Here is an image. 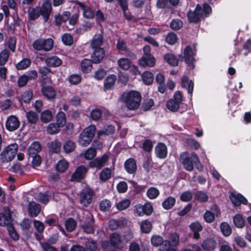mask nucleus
<instances>
[{
  "instance_id": "1",
  "label": "nucleus",
  "mask_w": 251,
  "mask_h": 251,
  "mask_svg": "<svg viewBox=\"0 0 251 251\" xmlns=\"http://www.w3.org/2000/svg\"><path fill=\"white\" fill-rule=\"evenodd\" d=\"M123 101L126 107L130 110H134L139 108L141 101V95L136 91L131 90L122 95Z\"/></svg>"
},
{
  "instance_id": "2",
  "label": "nucleus",
  "mask_w": 251,
  "mask_h": 251,
  "mask_svg": "<svg viewBox=\"0 0 251 251\" xmlns=\"http://www.w3.org/2000/svg\"><path fill=\"white\" fill-rule=\"evenodd\" d=\"M180 161L183 165L184 168L189 172L194 170V164L198 162V156L194 152L190 154L187 151H184L180 155Z\"/></svg>"
},
{
  "instance_id": "3",
  "label": "nucleus",
  "mask_w": 251,
  "mask_h": 251,
  "mask_svg": "<svg viewBox=\"0 0 251 251\" xmlns=\"http://www.w3.org/2000/svg\"><path fill=\"white\" fill-rule=\"evenodd\" d=\"M53 44V40L51 38H40L34 41L32 46L36 50L48 51L52 49Z\"/></svg>"
},
{
  "instance_id": "4",
  "label": "nucleus",
  "mask_w": 251,
  "mask_h": 251,
  "mask_svg": "<svg viewBox=\"0 0 251 251\" xmlns=\"http://www.w3.org/2000/svg\"><path fill=\"white\" fill-rule=\"evenodd\" d=\"M18 146L16 143L11 144L5 147L0 153L1 159L6 162L12 161L17 153Z\"/></svg>"
},
{
  "instance_id": "5",
  "label": "nucleus",
  "mask_w": 251,
  "mask_h": 251,
  "mask_svg": "<svg viewBox=\"0 0 251 251\" xmlns=\"http://www.w3.org/2000/svg\"><path fill=\"white\" fill-rule=\"evenodd\" d=\"M201 5L197 4L194 10L190 9L187 14L189 23L198 24L203 19V15L201 14Z\"/></svg>"
},
{
  "instance_id": "6",
  "label": "nucleus",
  "mask_w": 251,
  "mask_h": 251,
  "mask_svg": "<svg viewBox=\"0 0 251 251\" xmlns=\"http://www.w3.org/2000/svg\"><path fill=\"white\" fill-rule=\"evenodd\" d=\"M94 224L95 219L92 214L87 216L84 220L80 221V227L87 234H92L94 232Z\"/></svg>"
},
{
  "instance_id": "7",
  "label": "nucleus",
  "mask_w": 251,
  "mask_h": 251,
  "mask_svg": "<svg viewBox=\"0 0 251 251\" xmlns=\"http://www.w3.org/2000/svg\"><path fill=\"white\" fill-rule=\"evenodd\" d=\"M12 212L8 206H4L2 212H0V226L8 227L13 225Z\"/></svg>"
},
{
  "instance_id": "8",
  "label": "nucleus",
  "mask_w": 251,
  "mask_h": 251,
  "mask_svg": "<svg viewBox=\"0 0 251 251\" xmlns=\"http://www.w3.org/2000/svg\"><path fill=\"white\" fill-rule=\"evenodd\" d=\"M94 195V191L89 187L84 188L80 194L79 201L81 204L87 207L92 201V197Z\"/></svg>"
},
{
  "instance_id": "9",
  "label": "nucleus",
  "mask_w": 251,
  "mask_h": 251,
  "mask_svg": "<svg viewBox=\"0 0 251 251\" xmlns=\"http://www.w3.org/2000/svg\"><path fill=\"white\" fill-rule=\"evenodd\" d=\"M194 50H193L190 46H187L184 50V59L185 63L189 65L192 69H194L195 62V56L196 55V47L194 45Z\"/></svg>"
},
{
  "instance_id": "10",
  "label": "nucleus",
  "mask_w": 251,
  "mask_h": 251,
  "mask_svg": "<svg viewBox=\"0 0 251 251\" xmlns=\"http://www.w3.org/2000/svg\"><path fill=\"white\" fill-rule=\"evenodd\" d=\"M38 9L44 21L48 22L52 10L51 3L50 0H45L41 7L38 6Z\"/></svg>"
},
{
  "instance_id": "11",
  "label": "nucleus",
  "mask_w": 251,
  "mask_h": 251,
  "mask_svg": "<svg viewBox=\"0 0 251 251\" xmlns=\"http://www.w3.org/2000/svg\"><path fill=\"white\" fill-rule=\"evenodd\" d=\"M88 172V169L84 165L77 167L72 175L70 181L72 182H80L83 179Z\"/></svg>"
},
{
  "instance_id": "12",
  "label": "nucleus",
  "mask_w": 251,
  "mask_h": 251,
  "mask_svg": "<svg viewBox=\"0 0 251 251\" xmlns=\"http://www.w3.org/2000/svg\"><path fill=\"white\" fill-rule=\"evenodd\" d=\"M20 126L19 119L15 115H10L7 117L5 122V128L9 131L17 130Z\"/></svg>"
},
{
  "instance_id": "13",
  "label": "nucleus",
  "mask_w": 251,
  "mask_h": 251,
  "mask_svg": "<svg viewBox=\"0 0 251 251\" xmlns=\"http://www.w3.org/2000/svg\"><path fill=\"white\" fill-rule=\"evenodd\" d=\"M108 159V156L105 153L100 157H97L89 162V166L91 168H97L100 169L104 166Z\"/></svg>"
},
{
  "instance_id": "14",
  "label": "nucleus",
  "mask_w": 251,
  "mask_h": 251,
  "mask_svg": "<svg viewBox=\"0 0 251 251\" xmlns=\"http://www.w3.org/2000/svg\"><path fill=\"white\" fill-rule=\"evenodd\" d=\"M229 199L235 206H239L241 204L246 205L248 203L247 199L240 193L235 194L234 193H231Z\"/></svg>"
},
{
  "instance_id": "15",
  "label": "nucleus",
  "mask_w": 251,
  "mask_h": 251,
  "mask_svg": "<svg viewBox=\"0 0 251 251\" xmlns=\"http://www.w3.org/2000/svg\"><path fill=\"white\" fill-rule=\"evenodd\" d=\"M93 52L91 54V58L93 63L98 64L100 63L104 58L105 55V51L103 48L97 49H93Z\"/></svg>"
},
{
  "instance_id": "16",
  "label": "nucleus",
  "mask_w": 251,
  "mask_h": 251,
  "mask_svg": "<svg viewBox=\"0 0 251 251\" xmlns=\"http://www.w3.org/2000/svg\"><path fill=\"white\" fill-rule=\"evenodd\" d=\"M217 246V242L213 238L208 237L204 239L201 247L205 251H213Z\"/></svg>"
},
{
  "instance_id": "17",
  "label": "nucleus",
  "mask_w": 251,
  "mask_h": 251,
  "mask_svg": "<svg viewBox=\"0 0 251 251\" xmlns=\"http://www.w3.org/2000/svg\"><path fill=\"white\" fill-rule=\"evenodd\" d=\"M124 168L128 174H135L137 169L135 159L133 158L127 159L124 163Z\"/></svg>"
},
{
  "instance_id": "18",
  "label": "nucleus",
  "mask_w": 251,
  "mask_h": 251,
  "mask_svg": "<svg viewBox=\"0 0 251 251\" xmlns=\"http://www.w3.org/2000/svg\"><path fill=\"white\" fill-rule=\"evenodd\" d=\"M41 92L43 96L48 100L54 99L56 96V91L52 86H43Z\"/></svg>"
},
{
  "instance_id": "19",
  "label": "nucleus",
  "mask_w": 251,
  "mask_h": 251,
  "mask_svg": "<svg viewBox=\"0 0 251 251\" xmlns=\"http://www.w3.org/2000/svg\"><path fill=\"white\" fill-rule=\"evenodd\" d=\"M155 63L156 59L152 54L142 56L139 60V64L142 66L153 67L155 66Z\"/></svg>"
},
{
  "instance_id": "20",
  "label": "nucleus",
  "mask_w": 251,
  "mask_h": 251,
  "mask_svg": "<svg viewBox=\"0 0 251 251\" xmlns=\"http://www.w3.org/2000/svg\"><path fill=\"white\" fill-rule=\"evenodd\" d=\"M179 236L178 233L173 232L170 234L168 239L164 241V246L166 247H176L179 244Z\"/></svg>"
},
{
  "instance_id": "21",
  "label": "nucleus",
  "mask_w": 251,
  "mask_h": 251,
  "mask_svg": "<svg viewBox=\"0 0 251 251\" xmlns=\"http://www.w3.org/2000/svg\"><path fill=\"white\" fill-rule=\"evenodd\" d=\"M45 62L47 67L52 68L58 67L62 64V60L55 55L47 56L45 60Z\"/></svg>"
},
{
  "instance_id": "22",
  "label": "nucleus",
  "mask_w": 251,
  "mask_h": 251,
  "mask_svg": "<svg viewBox=\"0 0 251 251\" xmlns=\"http://www.w3.org/2000/svg\"><path fill=\"white\" fill-rule=\"evenodd\" d=\"M155 152L158 158H165L168 153L167 146L163 143H159L155 148Z\"/></svg>"
},
{
  "instance_id": "23",
  "label": "nucleus",
  "mask_w": 251,
  "mask_h": 251,
  "mask_svg": "<svg viewBox=\"0 0 251 251\" xmlns=\"http://www.w3.org/2000/svg\"><path fill=\"white\" fill-rule=\"evenodd\" d=\"M70 17V12L65 11L62 14L59 13L54 15V23L56 26H60L63 23H65Z\"/></svg>"
},
{
  "instance_id": "24",
  "label": "nucleus",
  "mask_w": 251,
  "mask_h": 251,
  "mask_svg": "<svg viewBox=\"0 0 251 251\" xmlns=\"http://www.w3.org/2000/svg\"><path fill=\"white\" fill-rule=\"evenodd\" d=\"M42 147L38 141L33 142L28 148L27 154L29 158L31 157L37 155L41 151Z\"/></svg>"
},
{
  "instance_id": "25",
  "label": "nucleus",
  "mask_w": 251,
  "mask_h": 251,
  "mask_svg": "<svg viewBox=\"0 0 251 251\" xmlns=\"http://www.w3.org/2000/svg\"><path fill=\"white\" fill-rule=\"evenodd\" d=\"M121 242L122 240L120 235L117 233H113L110 236V243L115 249H112L110 251V249L107 248L106 251H116L115 249L119 248Z\"/></svg>"
},
{
  "instance_id": "26",
  "label": "nucleus",
  "mask_w": 251,
  "mask_h": 251,
  "mask_svg": "<svg viewBox=\"0 0 251 251\" xmlns=\"http://www.w3.org/2000/svg\"><path fill=\"white\" fill-rule=\"evenodd\" d=\"M194 82L192 80H189V78L187 76H183L181 79V86L183 88H187L188 93L192 96L194 89Z\"/></svg>"
},
{
  "instance_id": "27",
  "label": "nucleus",
  "mask_w": 251,
  "mask_h": 251,
  "mask_svg": "<svg viewBox=\"0 0 251 251\" xmlns=\"http://www.w3.org/2000/svg\"><path fill=\"white\" fill-rule=\"evenodd\" d=\"M163 59L165 62L171 66H177L179 60L176 55L171 53H166L163 55Z\"/></svg>"
},
{
  "instance_id": "28",
  "label": "nucleus",
  "mask_w": 251,
  "mask_h": 251,
  "mask_svg": "<svg viewBox=\"0 0 251 251\" xmlns=\"http://www.w3.org/2000/svg\"><path fill=\"white\" fill-rule=\"evenodd\" d=\"M62 144L58 140H54L48 143V148L51 153H58L61 151Z\"/></svg>"
},
{
  "instance_id": "29",
  "label": "nucleus",
  "mask_w": 251,
  "mask_h": 251,
  "mask_svg": "<svg viewBox=\"0 0 251 251\" xmlns=\"http://www.w3.org/2000/svg\"><path fill=\"white\" fill-rule=\"evenodd\" d=\"M117 76L114 74L109 75L104 80V88L105 90H108L112 89L114 86Z\"/></svg>"
},
{
  "instance_id": "30",
  "label": "nucleus",
  "mask_w": 251,
  "mask_h": 251,
  "mask_svg": "<svg viewBox=\"0 0 251 251\" xmlns=\"http://www.w3.org/2000/svg\"><path fill=\"white\" fill-rule=\"evenodd\" d=\"M92 63L93 61L92 59H83L80 64V69L82 73L88 74L90 72L92 69Z\"/></svg>"
},
{
  "instance_id": "31",
  "label": "nucleus",
  "mask_w": 251,
  "mask_h": 251,
  "mask_svg": "<svg viewBox=\"0 0 251 251\" xmlns=\"http://www.w3.org/2000/svg\"><path fill=\"white\" fill-rule=\"evenodd\" d=\"M103 42V37L100 34L94 37L90 43V47L92 50L102 48L101 46Z\"/></svg>"
},
{
  "instance_id": "32",
  "label": "nucleus",
  "mask_w": 251,
  "mask_h": 251,
  "mask_svg": "<svg viewBox=\"0 0 251 251\" xmlns=\"http://www.w3.org/2000/svg\"><path fill=\"white\" fill-rule=\"evenodd\" d=\"M190 229L194 232L193 238L195 239H198L200 237L199 232L202 229V226L201 224L198 222H194L190 225Z\"/></svg>"
},
{
  "instance_id": "33",
  "label": "nucleus",
  "mask_w": 251,
  "mask_h": 251,
  "mask_svg": "<svg viewBox=\"0 0 251 251\" xmlns=\"http://www.w3.org/2000/svg\"><path fill=\"white\" fill-rule=\"evenodd\" d=\"M40 211L41 206L39 204L33 202L28 204V212L31 217L37 216Z\"/></svg>"
},
{
  "instance_id": "34",
  "label": "nucleus",
  "mask_w": 251,
  "mask_h": 251,
  "mask_svg": "<svg viewBox=\"0 0 251 251\" xmlns=\"http://www.w3.org/2000/svg\"><path fill=\"white\" fill-rule=\"evenodd\" d=\"M176 202V198L172 196H169L164 200L162 203V206L164 209L168 210L174 207Z\"/></svg>"
},
{
  "instance_id": "35",
  "label": "nucleus",
  "mask_w": 251,
  "mask_h": 251,
  "mask_svg": "<svg viewBox=\"0 0 251 251\" xmlns=\"http://www.w3.org/2000/svg\"><path fill=\"white\" fill-rule=\"evenodd\" d=\"M41 15L39 12L38 6L35 8L30 7L28 10V19L30 21H35Z\"/></svg>"
},
{
  "instance_id": "36",
  "label": "nucleus",
  "mask_w": 251,
  "mask_h": 251,
  "mask_svg": "<svg viewBox=\"0 0 251 251\" xmlns=\"http://www.w3.org/2000/svg\"><path fill=\"white\" fill-rule=\"evenodd\" d=\"M31 64V60L28 58H24L19 61L15 67L18 70H25L28 68Z\"/></svg>"
},
{
  "instance_id": "37",
  "label": "nucleus",
  "mask_w": 251,
  "mask_h": 251,
  "mask_svg": "<svg viewBox=\"0 0 251 251\" xmlns=\"http://www.w3.org/2000/svg\"><path fill=\"white\" fill-rule=\"evenodd\" d=\"M116 48L121 54H125L128 51L126 44L123 40L119 39L117 41Z\"/></svg>"
},
{
  "instance_id": "38",
  "label": "nucleus",
  "mask_w": 251,
  "mask_h": 251,
  "mask_svg": "<svg viewBox=\"0 0 251 251\" xmlns=\"http://www.w3.org/2000/svg\"><path fill=\"white\" fill-rule=\"evenodd\" d=\"M76 147L75 142L71 140H67L63 146L64 151L66 153H69L74 151Z\"/></svg>"
},
{
  "instance_id": "39",
  "label": "nucleus",
  "mask_w": 251,
  "mask_h": 251,
  "mask_svg": "<svg viewBox=\"0 0 251 251\" xmlns=\"http://www.w3.org/2000/svg\"><path fill=\"white\" fill-rule=\"evenodd\" d=\"M40 113V120L43 123H49L53 118L52 113L50 110H45Z\"/></svg>"
},
{
  "instance_id": "40",
  "label": "nucleus",
  "mask_w": 251,
  "mask_h": 251,
  "mask_svg": "<svg viewBox=\"0 0 251 251\" xmlns=\"http://www.w3.org/2000/svg\"><path fill=\"white\" fill-rule=\"evenodd\" d=\"M76 222L73 218H69L66 220L65 226L66 230L71 232L73 231L76 227Z\"/></svg>"
},
{
  "instance_id": "41",
  "label": "nucleus",
  "mask_w": 251,
  "mask_h": 251,
  "mask_svg": "<svg viewBox=\"0 0 251 251\" xmlns=\"http://www.w3.org/2000/svg\"><path fill=\"white\" fill-rule=\"evenodd\" d=\"M143 81L146 85L151 84L154 80L153 74L150 71L144 72L142 75Z\"/></svg>"
},
{
  "instance_id": "42",
  "label": "nucleus",
  "mask_w": 251,
  "mask_h": 251,
  "mask_svg": "<svg viewBox=\"0 0 251 251\" xmlns=\"http://www.w3.org/2000/svg\"><path fill=\"white\" fill-rule=\"evenodd\" d=\"M69 163L65 159L59 160L55 165V169L59 173H64L68 168Z\"/></svg>"
},
{
  "instance_id": "43",
  "label": "nucleus",
  "mask_w": 251,
  "mask_h": 251,
  "mask_svg": "<svg viewBox=\"0 0 251 251\" xmlns=\"http://www.w3.org/2000/svg\"><path fill=\"white\" fill-rule=\"evenodd\" d=\"M56 124L60 126V127H63L66 123V114L64 112L59 111L55 117Z\"/></svg>"
},
{
  "instance_id": "44",
  "label": "nucleus",
  "mask_w": 251,
  "mask_h": 251,
  "mask_svg": "<svg viewBox=\"0 0 251 251\" xmlns=\"http://www.w3.org/2000/svg\"><path fill=\"white\" fill-rule=\"evenodd\" d=\"M33 97V92L31 90L24 92L21 96L20 101L25 103H29Z\"/></svg>"
},
{
  "instance_id": "45",
  "label": "nucleus",
  "mask_w": 251,
  "mask_h": 251,
  "mask_svg": "<svg viewBox=\"0 0 251 251\" xmlns=\"http://www.w3.org/2000/svg\"><path fill=\"white\" fill-rule=\"evenodd\" d=\"M164 241L165 240H163V237L158 235H153L151 239L152 245L156 247L163 245L164 248Z\"/></svg>"
},
{
  "instance_id": "46",
  "label": "nucleus",
  "mask_w": 251,
  "mask_h": 251,
  "mask_svg": "<svg viewBox=\"0 0 251 251\" xmlns=\"http://www.w3.org/2000/svg\"><path fill=\"white\" fill-rule=\"evenodd\" d=\"M118 64L121 69L127 70L131 67V61L127 58H121L118 60Z\"/></svg>"
},
{
  "instance_id": "47",
  "label": "nucleus",
  "mask_w": 251,
  "mask_h": 251,
  "mask_svg": "<svg viewBox=\"0 0 251 251\" xmlns=\"http://www.w3.org/2000/svg\"><path fill=\"white\" fill-rule=\"evenodd\" d=\"M102 111L99 108L93 109L90 113V119L93 121H98L102 117Z\"/></svg>"
},
{
  "instance_id": "48",
  "label": "nucleus",
  "mask_w": 251,
  "mask_h": 251,
  "mask_svg": "<svg viewBox=\"0 0 251 251\" xmlns=\"http://www.w3.org/2000/svg\"><path fill=\"white\" fill-rule=\"evenodd\" d=\"M60 128L61 127L56 123H51L47 126V131L50 134L54 135L59 132Z\"/></svg>"
},
{
  "instance_id": "49",
  "label": "nucleus",
  "mask_w": 251,
  "mask_h": 251,
  "mask_svg": "<svg viewBox=\"0 0 251 251\" xmlns=\"http://www.w3.org/2000/svg\"><path fill=\"white\" fill-rule=\"evenodd\" d=\"M111 170L108 168H105L101 170L100 174V179L101 181L105 182L110 178Z\"/></svg>"
},
{
  "instance_id": "50",
  "label": "nucleus",
  "mask_w": 251,
  "mask_h": 251,
  "mask_svg": "<svg viewBox=\"0 0 251 251\" xmlns=\"http://www.w3.org/2000/svg\"><path fill=\"white\" fill-rule=\"evenodd\" d=\"M179 104L176 100L173 99L169 100L166 103L167 108L172 112H176L179 108Z\"/></svg>"
},
{
  "instance_id": "51",
  "label": "nucleus",
  "mask_w": 251,
  "mask_h": 251,
  "mask_svg": "<svg viewBox=\"0 0 251 251\" xmlns=\"http://www.w3.org/2000/svg\"><path fill=\"white\" fill-rule=\"evenodd\" d=\"M26 117L28 122L31 124H35L38 121V116L37 113L32 110L26 113Z\"/></svg>"
},
{
  "instance_id": "52",
  "label": "nucleus",
  "mask_w": 251,
  "mask_h": 251,
  "mask_svg": "<svg viewBox=\"0 0 251 251\" xmlns=\"http://www.w3.org/2000/svg\"><path fill=\"white\" fill-rule=\"evenodd\" d=\"M96 129L95 126H90L83 130L81 132V136L82 135H86L87 137L93 140L96 133Z\"/></svg>"
},
{
  "instance_id": "53",
  "label": "nucleus",
  "mask_w": 251,
  "mask_h": 251,
  "mask_svg": "<svg viewBox=\"0 0 251 251\" xmlns=\"http://www.w3.org/2000/svg\"><path fill=\"white\" fill-rule=\"evenodd\" d=\"M233 221L235 226L238 228H242L245 225V220L240 214H236L233 217Z\"/></svg>"
},
{
  "instance_id": "54",
  "label": "nucleus",
  "mask_w": 251,
  "mask_h": 251,
  "mask_svg": "<svg viewBox=\"0 0 251 251\" xmlns=\"http://www.w3.org/2000/svg\"><path fill=\"white\" fill-rule=\"evenodd\" d=\"M111 207V202L107 199L101 200L99 203V209L102 212H106L109 211Z\"/></svg>"
},
{
  "instance_id": "55",
  "label": "nucleus",
  "mask_w": 251,
  "mask_h": 251,
  "mask_svg": "<svg viewBox=\"0 0 251 251\" xmlns=\"http://www.w3.org/2000/svg\"><path fill=\"white\" fill-rule=\"evenodd\" d=\"M220 227L221 232L225 236L227 237L231 234L232 231L231 228L227 223H222L220 225Z\"/></svg>"
},
{
  "instance_id": "56",
  "label": "nucleus",
  "mask_w": 251,
  "mask_h": 251,
  "mask_svg": "<svg viewBox=\"0 0 251 251\" xmlns=\"http://www.w3.org/2000/svg\"><path fill=\"white\" fill-rule=\"evenodd\" d=\"M160 194L159 190L154 187H151L147 191V197L151 200L156 199Z\"/></svg>"
},
{
  "instance_id": "57",
  "label": "nucleus",
  "mask_w": 251,
  "mask_h": 251,
  "mask_svg": "<svg viewBox=\"0 0 251 251\" xmlns=\"http://www.w3.org/2000/svg\"><path fill=\"white\" fill-rule=\"evenodd\" d=\"M140 228L142 232L144 233H149L151 230L152 224L148 220H144L142 222Z\"/></svg>"
},
{
  "instance_id": "58",
  "label": "nucleus",
  "mask_w": 251,
  "mask_h": 251,
  "mask_svg": "<svg viewBox=\"0 0 251 251\" xmlns=\"http://www.w3.org/2000/svg\"><path fill=\"white\" fill-rule=\"evenodd\" d=\"M85 246L87 251H96L98 248L96 242L93 239H88L85 242Z\"/></svg>"
},
{
  "instance_id": "59",
  "label": "nucleus",
  "mask_w": 251,
  "mask_h": 251,
  "mask_svg": "<svg viewBox=\"0 0 251 251\" xmlns=\"http://www.w3.org/2000/svg\"><path fill=\"white\" fill-rule=\"evenodd\" d=\"M79 18V14L78 12L74 13L72 15L70 14V17L69 20V24L71 26V27L69 28L67 26V28L69 30H71L74 28V26L77 23Z\"/></svg>"
},
{
  "instance_id": "60",
  "label": "nucleus",
  "mask_w": 251,
  "mask_h": 251,
  "mask_svg": "<svg viewBox=\"0 0 251 251\" xmlns=\"http://www.w3.org/2000/svg\"><path fill=\"white\" fill-rule=\"evenodd\" d=\"M177 40V35L172 32H169L166 35L165 38L166 42L170 45H173L176 44Z\"/></svg>"
},
{
  "instance_id": "61",
  "label": "nucleus",
  "mask_w": 251,
  "mask_h": 251,
  "mask_svg": "<svg viewBox=\"0 0 251 251\" xmlns=\"http://www.w3.org/2000/svg\"><path fill=\"white\" fill-rule=\"evenodd\" d=\"M115 130V126L113 125H110L106 126L104 129L99 131L98 134L99 136L101 135H109L114 133Z\"/></svg>"
},
{
  "instance_id": "62",
  "label": "nucleus",
  "mask_w": 251,
  "mask_h": 251,
  "mask_svg": "<svg viewBox=\"0 0 251 251\" xmlns=\"http://www.w3.org/2000/svg\"><path fill=\"white\" fill-rule=\"evenodd\" d=\"M9 54L7 50H4L0 53V66H2L7 63Z\"/></svg>"
},
{
  "instance_id": "63",
  "label": "nucleus",
  "mask_w": 251,
  "mask_h": 251,
  "mask_svg": "<svg viewBox=\"0 0 251 251\" xmlns=\"http://www.w3.org/2000/svg\"><path fill=\"white\" fill-rule=\"evenodd\" d=\"M10 237L14 241H17L19 239V236L16 231L14 225H10L7 227Z\"/></svg>"
},
{
  "instance_id": "64",
  "label": "nucleus",
  "mask_w": 251,
  "mask_h": 251,
  "mask_svg": "<svg viewBox=\"0 0 251 251\" xmlns=\"http://www.w3.org/2000/svg\"><path fill=\"white\" fill-rule=\"evenodd\" d=\"M92 141V140L87 137L86 135H82V136H81V133L80 134L78 139V142L79 145L83 147L88 146Z\"/></svg>"
}]
</instances>
